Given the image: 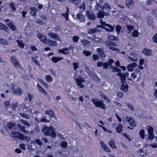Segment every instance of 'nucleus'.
<instances>
[{
  "mask_svg": "<svg viewBox=\"0 0 157 157\" xmlns=\"http://www.w3.org/2000/svg\"><path fill=\"white\" fill-rule=\"evenodd\" d=\"M42 132L45 136L54 137L56 136L55 130L52 126H44Z\"/></svg>",
  "mask_w": 157,
  "mask_h": 157,
  "instance_id": "f257e3e1",
  "label": "nucleus"
},
{
  "mask_svg": "<svg viewBox=\"0 0 157 157\" xmlns=\"http://www.w3.org/2000/svg\"><path fill=\"white\" fill-rule=\"evenodd\" d=\"M23 109L25 110L26 112L30 113L33 117L37 116L39 113L38 110H35L34 106L33 105L29 106L24 105L23 106Z\"/></svg>",
  "mask_w": 157,
  "mask_h": 157,
  "instance_id": "f03ea898",
  "label": "nucleus"
},
{
  "mask_svg": "<svg viewBox=\"0 0 157 157\" xmlns=\"http://www.w3.org/2000/svg\"><path fill=\"white\" fill-rule=\"evenodd\" d=\"M8 88L12 89L15 95L20 96L21 95V90L20 88L17 86L14 83L7 84L6 85Z\"/></svg>",
  "mask_w": 157,
  "mask_h": 157,
  "instance_id": "7ed1b4c3",
  "label": "nucleus"
},
{
  "mask_svg": "<svg viewBox=\"0 0 157 157\" xmlns=\"http://www.w3.org/2000/svg\"><path fill=\"white\" fill-rule=\"evenodd\" d=\"M92 101L96 107L101 108L103 109H105V105L102 100H99L96 98H93L92 99Z\"/></svg>",
  "mask_w": 157,
  "mask_h": 157,
  "instance_id": "20e7f679",
  "label": "nucleus"
},
{
  "mask_svg": "<svg viewBox=\"0 0 157 157\" xmlns=\"http://www.w3.org/2000/svg\"><path fill=\"white\" fill-rule=\"evenodd\" d=\"M122 121L125 124H127V123H129L131 127H134L136 125L134 119L130 116H127L125 118L123 119Z\"/></svg>",
  "mask_w": 157,
  "mask_h": 157,
  "instance_id": "39448f33",
  "label": "nucleus"
},
{
  "mask_svg": "<svg viewBox=\"0 0 157 157\" xmlns=\"http://www.w3.org/2000/svg\"><path fill=\"white\" fill-rule=\"evenodd\" d=\"M100 22L102 25L101 28H104L108 31L112 32L114 30V28L110 25L106 24L104 22H103L102 20H100Z\"/></svg>",
  "mask_w": 157,
  "mask_h": 157,
  "instance_id": "423d86ee",
  "label": "nucleus"
},
{
  "mask_svg": "<svg viewBox=\"0 0 157 157\" xmlns=\"http://www.w3.org/2000/svg\"><path fill=\"white\" fill-rule=\"evenodd\" d=\"M75 82L77 85L80 88H83L85 86V85L82 83L85 82L84 78L81 76H78L77 78H75Z\"/></svg>",
  "mask_w": 157,
  "mask_h": 157,
  "instance_id": "0eeeda50",
  "label": "nucleus"
},
{
  "mask_svg": "<svg viewBox=\"0 0 157 157\" xmlns=\"http://www.w3.org/2000/svg\"><path fill=\"white\" fill-rule=\"evenodd\" d=\"M10 59L11 62L16 68H21V66L15 56H11L10 57Z\"/></svg>",
  "mask_w": 157,
  "mask_h": 157,
  "instance_id": "6e6552de",
  "label": "nucleus"
},
{
  "mask_svg": "<svg viewBox=\"0 0 157 157\" xmlns=\"http://www.w3.org/2000/svg\"><path fill=\"white\" fill-rule=\"evenodd\" d=\"M138 55L135 52H132L130 54V55L128 56L127 58L130 61L136 62L138 61V59L137 57Z\"/></svg>",
  "mask_w": 157,
  "mask_h": 157,
  "instance_id": "1a4fd4ad",
  "label": "nucleus"
},
{
  "mask_svg": "<svg viewBox=\"0 0 157 157\" xmlns=\"http://www.w3.org/2000/svg\"><path fill=\"white\" fill-rule=\"evenodd\" d=\"M85 69L90 77L92 79L97 80L99 78L97 76L96 74L93 72H92L88 67H86L85 68Z\"/></svg>",
  "mask_w": 157,
  "mask_h": 157,
  "instance_id": "9d476101",
  "label": "nucleus"
},
{
  "mask_svg": "<svg viewBox=\"0 0 157 157\" xmlns=\"http://www.w3.org/2000/svg\"><path fill=\"white\" fill-rule=\"evenodd\" d=\"M48 35L52 39L56 40L59 42H61L62 40L57 34L52 32H49L47 33Z\"/></svg>",
  "mask_w": 157,
  "mask_h": 157,
  "instance_id": "9b49d317",
  "label": "nucleus"
},
{
  "mask_svg": "<svg viewBox=\"0 0 157 157\" xmlns=\"http://www.w3.org/2000/svg\"><path fill=\"white\" fill-rule=\"evenodd\" d=\"M37 36L41 42L44 44L46 43L47 37L45 36L40 33H39L37 35Z\"/></svg>",
  "mask_w": 157,
  "mask_h": 157,
  "instance_id": "f8f14e48",
  "label": "nucleus"
},
{
  "mask_svg": "<svg viewBox=\"0 0 157 157\" xmlns=\"http://www.w3.org/2000/svg\"><path fill=\"white\" fill-rule=\"evenodd\" d=\"M46 43L45 44H47L48 45L50 46H56L57 45V43L56 41H53L50 39L47 40Z\"/></svg>",
  "mask_w": 157,
  "mask_h": 157,
  "instance_id": "ddd939ff",
  "label": "nucleus"
},
{
  "mask_svg": "<svg viewBox=\"0 0 157 157\" xmlns=\"http://www.w3.org/2000/svg\"><path fill=\"white\" fill-rule=\"evenodd\" d=\"M86 14L87 17L90 19L91 20H94L95 19V16L92 11H87Z\"/></svg>",
  "mask_w": 157,
  "mask_h": 157,
  "instance_id": "4468645a",
  "label": "nucleus"
},
{
  "mask_svg": "<svg viewBox=\"0 0 157 157\" xmlns=\"http://www.w3.org/2000/svg\"><path fill=\"white\" fill-rule=\"evenodd\" d=\"M137 66V64L136 63H132L128 64L127 67L128 70L129 71H132L134 68Z\"/></svg>",
  "mask_w": 157,
  "mask_h": 157,
  "instance_id": "2eb2a0df",
  "label": "nucleus"
},
{
  "mask_svg": "<svg viewBox=\"0 0 157 157\" xmlns=\"http://www.w3.org/2000/svg\"><path fill=\"white\" fill-rule=\"evenodd\" d=\"M77 18L78 20L80 22H84L86 20L85 17L81 13H79L77 15Z\"/></svg>",
  "mask_w": 157,
  "mask_h": 157,
  "instance_id": "dca6fc26",
  "label": "nucleus"
},
{
  "mask_svg": "<svg viewBox=\"0 0 157 157\" xmlns=\"http://www.w3.org/2000/svg\"><path fill=\"white\" fill-rule=\"evenodd\" d=\"M155 3L154 1L153 0H148L146 2V5H144V2H143V3H142L141 4V6H142V7L144 8H145L147 7V6H149L150 5H151L152 4H153V3Z\"/></svg>",
  "mask_w": 157,
  "mask_h": 157,
  "instance_id": "f3484780",
  "label": "nucleus"
},
{
  "mask_svg": "<svg viewBox=\"0 0 157 157\" xmlns=\"http://www.w3.org/2000/svg\"><path fill=\"white\" fill-rule=\"evenodd\" d=\"M66 12L65 13H62L61 15L66 20L68 21L69 20V10L68 7H66Z\"/></svg>",
  "mask_w": 157,
  "mask_h": 157,
  "instance_id": "a211bd4d",
  "label": "nucleus"
},
{
  "mask_svg": "<svg viewBox=\"0 0 157 157\" xmlns=\"http://www.w3.org/2000/svg\"><path fill=\"white\" fill-rule=\"evenodd\" d=\"M100 143L101 147L105 151L107 152H110L109 148L107 147L106 144H104L103 142L102 141H100Z\"/></svg>",
  "mask_w": 157,
  "mask_h": 157,
  "instance_id": "6ab92c4d",
  "label": "nucleus"
},
{
  "mask_svg": "<svg viewBox=\"0 0 157 157\" xmlns=\"http://www.w3.org/2000/svg\"><path fill=\"white\" fill-rule=\"evenodd\" d=\"M143 52L146 56H149L151 55L152 51L150 49L147 48H144Z\"/></svg>",
  "mask_w": 157,
  "mask_h": 157,
  "instance_id": "aec40b11",
  "label": "nucleus"
},
{
  "mask_svg": "<svg viewBox=\"0 0 157 157\" xmlns=\"http://www.w3.org/2000/svg\"><path fill=\"white\" fill-rule=\"evenodd\" d=\"M125 3L127 6L131 8L134 6V2L132 0H126Z\"/></svg>",
  "mask_w": 157,
  "mask_h": 157,
  "instance_id": "412c9836",
  "label": "nucleus"
},
{
  "mask_svg": "<svg viewBox=\"0 0 157 157\" xmlns=\"http://www.w3.org/2000/svg\"><path fill=\"white\" fill-rule=\"evenodd\" d=\"M63 57H53L51 59V61L55 63H56L59 61L63 60Z\"/></svg>",
  "mask_w": 157,
  "mask_h": 157,
  "instance_id": "4be33fe9",
  "label": "nucleus"
},
{
  "mask_svg": "<svg viewBox=\"0 0 157 157\" xmlns=\"http://www.w3.org/2000/svg\"><path fill=\"white\" fill-rule=\"evenodd\" d=\"M7 127L8 129L11 130L14 129L16 128L15 124L12 122L8 124L7 125Z\"/></svg>",
  "mask_w": 157,
  "mask_h": 157,
  "instance_id": "5701e85b",
  "label": "nucleus"
},
{
  "mask_svg": "<svg viewBox=\"0 0 157 157\" xmlns=\"http://www.w3.org/2000/svg\"><path fill=\"white\" fill-rule=\"evenodd\" d=\"M59 53H61L63 55H67L69 53L68 48H63L62 49H59L58 50Z\"/></svg>",
  "mask_w": 157,
  "mask_h": 157,
  "instance_id": "b1692460",
  "label": "nucleus"
},
{
  "mask_svg": "<svg viewBox=\"0 0 157 157\" xmlns=\"http://www.w3.org/2000/svg\"><path fill=\"white\" fill-rule=\"evenodd\" d=\"M37 87L38 90L40 93L46 95L47 92L39 84L37 83Z\"/></svg>",
  "mask_w": 157,
  "mask_h": 157,
  "instance_id": "393cba45",
  "label": "nucleus"
},
{
  "mask_svg": "<svg viewBox=\"0 0 157 157\" xmlns=\"http://www.w3.org/2000/svg\"><path fill=\"white\" fill-rule=\"evenodd\" d=\"M109 145L111 148L113 149H117L115 142L114 140H110L108 142Z\"/></svg>",
  "mask_w": 157,
  "mask_h": 157,
  "instance_id": "a878e982",
  "label": "nucleus"
},
{
  "mask_svg": "<svg viewBox=\"0 0 157 157\" xmlns=\"http://www.w3.org/2000/svg\"><path fill=\"white\" fill-rule=\"evenodd\" d=\"M106 46L108 47L109 46H114L115 47H117V44L114 42H113L111 41L107 40L106 41L105 43Z\"/></svg>",
  "mask_w": 157,
  "mask_h": 157,
  "instance_id": "bb28decb",
  "label": "nucleus"
},
{
  "mask_svg": "<svg viewBox=\"0 0 157 157\" xmlns=\"http://www.w3.org/2000/svg\"><path fill=\"white\" fill-rule=\"evenodd\" d=\"M123 126L121 124H119L116 128V130L117 132L121 133L123 131Z\"/></svg>",
  "mask_w": 157,
  "mask_h": 157,
  "instance_id": "cd10ccee",
  "label": "nucleus"
},
{
  "mask_svg": "<svg viewBox=\"0 0 157 157\" xmlns=\"http://www.w3.org/2000/svg\"><path fill=\"white\" fill-rule=\"evenodd\" d=\"M128 85L126 83L124 82L122 83L121 89L124 92H127L128 90Z\"/></svg>",
  "mask_w": 157,
  "mask_h": 157,
  "instance_id": "c85d7f7f",
  "label": "nucleus"
},
{
  "mask_svg": "<svg viewBox=\"0 0 157 157\" xmlns=\"http://www.w3.org/2000/svg\"><path fill=\"white\" fill-rule=\"evenodd\" d=\"M81 42L82 43V45L85 47L88 45L90 43V41L85 39L81 40Z\"/></svg>",
  "mask_w": 157,
  "mask_h": 157,
  "instance_id": "c756f323",
  "label": "nucleus"
},
{
  "mask_svg": "<svg viewBox=\"0 0 157 157\" xmlns=\"http://www.w3.org/2000/svg\"><path fill=\"white\" fill-rule=\"evenodd\" d=\"M17 126L21 131L24 133H28V131L25 129V127L19 124H18Z\"/></svg>",
  "mask_w": 157,
  "mask_h": 157,
  "instance_id": "7c9ffc66",
  "label": "nucleus"
},
{
  "mask_svg": "<svg viewBox=\"0 0 157 157\" xmlns=\"http://www.w3.org/2000/svg\"><path fill=\"white\" fill-rule=\"evenodd\" d=\"M71 3L77 6L79 5L82 0H68Z\"/></svg>",
  "mask_w": 157,
  "mask_h": 157,
  "instance_id": "2f4dec72",
  "label": "nucleus"
},
{
  "mask_svg": "<svg viewBox=\"0 0 157 157\" xmlns=\"http://www.w3.org/2000/svg\"><path fill=\"white\" fill-rule=\"evenodd\" d=\"M6 24L11 29L15 31L16 30V28L12 22H10L9 23H7Z\"/></svg>",
  "mask_w": 157,
  "mask_h": 157,
  "instance_id": "473e14b6",
  "label": "nucleus"
},
{
  "mask_svg": "<svg viewBox=\"0 0 157 157\" xmlns=\"http://www.w3.org/2000/svg\"><path fill=\"white\" fill-rule=\"evenodd\" d=\"M31 10L30 14L32 16L36 17V10L33 7H30Z\"/></svg>",
  "mask_w": 157,
  "mask_h": 157,
  "instance_id": "72a5a7b5",
  "label": "nucleus"
},
{
  "mask_svg": "<svg viewBox=\"0 0 157 157\" xmlns=\"http://www.w3.org/2000/svg\"><path fill=\"white\" fill-rule=\"evenodd\" d=\"M137 77L136 73L135 72L132 73H131V76L128 78V79L130 80H132L135 79Z\"/></svg>",
  "mask_w": 157,
  "mask_h": 157,
  "instance_id": "f704fd0d",
  "label": "nucleus"
},
{
  "mask_svg": "<svg viewBox=\"0 0 157 157\" xmlns=\"http://www.w3.org/2000/svg\"><path fill=\"white\" fill-rule=\"evenodd\" d=\"M3 30L5 31H7L8 29V28L5 25L1 23H0V30Z\"/></svg>",
  "mask_w": 157,
  "mask_h": 157,
  "instance_id": "c9c22d12",
  "label": "nucleus"
},
{
  "mask_svg": "<svg viewBox=\"0 0 157 157\" xmlns=\"http://www.w3.org/2000/svg\"><path fill=\"white\" fill-rule=\"evenodd\" d=\"M126 28L128 30V33H130L134 30V27L133 25H128L126 26Z\"/></svg>",
  "mask_w": 157,
  "mask_h": 157,
  "instance_id": "e433bc0d",
  "label": "nucleus"
},
{
  "mask_svg": "<svg viewBox=\"0 0 157 157\" xmlns=\"http://www.w3.org/2000/svg\"><path fill=\"white\" fill-rule=\"evenodd\" d=\"M17 42L18 44V46L21 48H23L24 47V44L23 43V41L22 40H17Z\"/></svg>",
  "mask_w": 157,
  "mask_h": 157,
  "instance_id": "4c0bfd02",
  "label": "nucleus"
},
{
  "mask_svg": "<svg viewBox=\"0 0 157 157\" xmlns=\"http://www.w3.org/2000/svg\"><path fill=\"white\" fill-rule=\"evenodd\" d=\"M45 112L47 115L50 117H53L54 115V113L51 109L47 110Z\"/></svg>",
  "mask_w": 157,
  "mask_h": 157,
  "instance_id": "58836bf2",
  "label": "nucleus"
},
{
  "mask_svg": "<svg viewBox=\"0 0 157 157\" xmlns=\"http://www.w3.org/2000/svg\"><path fill=\"white\" fill-rule=\"evenodd\" d=\"M148 134L153 133V128L150 126H147L146 128Z\"/></svg>",
  "mask_w": 157,
  "mask_h": 157,
  "instance_id": "ea45409f",
  "label": "nucleus"
},
{
  "mask_svg": "<svg viewBox=\"0 0 157 157\" xmlns=\"http://www.w3.org/2000/svg\"><path fill=\"white\" fill-rule=\"evenodd\" d=\"M139 33L138 30H135L132 33V35L134 37H137L138 36Z\"/></svg>",
  "mask_w": 157,
  "mask_h": 157,
  "instance_id": "a19ab883",
  "label": "nucleus"
},
{
  "mask_svg": "<svg viewBox=\"0 0 157 157\" xmlns=\"http://www.w3.org/2000/svg\"><path fill=\"white\" fill-rule=\"evenodd\" d=\"M45 79L46 81L48 82H50L52 81V78L51 76L49 75H47L45 76Z\"/></svg>",
  "mask_w": 157,
  "mask_h": 157,
  "instance_id": "79ce46f5",
  "label": "nucleus"
},
{
  "mask_svg": "<svg viewBox=\"0 0 157 157\" xmlns=\"http://www.w3.org/2000/svg\"><path fill=\"white\" fill-rule=\"evenodd\" d=\"M20 115L22 117L25 118L27 119H29V118L30 116L25 113H20Z\"/></svg>",
  "mask_w": 157,
  "mask_h": 157,
  "instance_id": "37998d69",
  "label": "nucleus"
},
{
  "mask_svg": "<svg viewBox=\"0 0 157 157\" xmlns=\"http://www.w3.org/2000/svg\"><path fill=\"white\" fill-rule=\"evenodd\" d=\"M144 131L143 129H141L139 132V134L141 138L142 139L144 138Z\"/></svg>",
  "mask_w": 157,
  "mask_h": 157,
  "instance_id": "c03bdc74",
  "label": "nucleus"
},
{
  "mask_svg": "<svg viewBox=\"0 0 157 157\" xmlns=\"http://www.w3.org/2000/svg\"><path fill=\"white\" fill-rule=\"evenodd\" d=\"M0 43L3 45H7L8 44V42L5 39H0Z\"/></svg>",
  "mask_w": 157,
  "mask_h": 157,
  "instance_id": "a18cd8bd",
  "label": "nucleus"
},
{
  "mask_svg": "<svg viewBox=\"0 0 157 157\" xmlns=\"http://www.w3.org/2000/svg\"><path fill=\"white\" fill-rule=\"evenodd\" d=\"M31 60H32L36 65L38 66H40V63L38 60H37L34 57H32Z\"/></svg>",
  "mask_w": 157,
  "mask_h": 157,
  "instance_id": "49530a36",
  "label": "nucleus"
},
{
  "mask_svg": "<svg viewBox=\"0 0 157 157\" xmlns=\"http://www.w3.org/2000/svg\"><path fill=\"white\" fill-rule=\"evenodd\" d=\"M98 30L97 29H90L88 31V33L89 34H91L93 33H95Z\"/></svg>",
  "mask_w": 157,
  "mask_h": 157,
  "instance_id": "de8ad7c7",
  "label": "nucleus"
},
{
  "mask_svg": "<svg viewBox=\"0 0 157 157\" xmlns=\"http://www.w3.org/2000/svg\"><path fill=\"white\" fill-rule=\"evenodd\" d=\"M108 38L109 39L112 40H117L118 39V38L116 37L113 35H109Z\"/></svg>",
  "mask_w": 157,
  "mask_h": 157,
  "instance_id": "09e8293b",
  "label": "nucleus"
},
{
  "mask_svg": "<svg viewBox=\"0 0 157 157\" xmlns=\"http://www.w3.org/2000/svg\"><path fill=\"white\" fill-rule=\"evenodd\" d=\"M82 54L83 55L86 56H88L91 55V52L85 50L83 51Z\"/></svg>",
  "mask_w": 157,
  "mask_h": 157,
  "instance_id": "8fccbe9b",
  "label": "nucleus"
},
{
  "mask_svg": "<svg viewBox=\"0 0 157 157\" xmlns=\"http://www.w3.org/2000/svg\"><path fill=\"white\" fill-rule=\"evenodd\" d=\"M9 6L11 8L12 10L13 11H15L16 9L15 7V4L13 2H12L10 3L9 4Z\"/></svg>",
  "mask_w": 157,
  "mask_h": 157,
  "instance_id": "3c124183",
  "label": "nucleus"
},
{
  "mask_svg": "<svg viewBox=\"0 0 157 157\" xmlns=\"http://www.w3.org/2000/svg\"><path fill=\"white\" fill-rule=\"evenodd\" d=\"M104 12H100L98 14V17L99 18H102L104 16Z\"/></svg>",
  "mask_w": 157,
  "mask_h": 157,
  "instance_id": "603ef678",
  "label": "nucleus"
},
{
  "mask_svg": "<svg viewBox=\"0 0 157 157\" xmlns=\"http://www.w3.org/2000/svg\"><path fill=\"white\" fill-rule=\"evenodd\" d=\"M120 76L121 77V80L122 81V83L124 82L125 81V76L124 75V74L121 73L120 74Z\"/></svg>",
  "mask_w": 157,
  "mask_h": 157,
  "instance_id": "864d4df0",
  "label": "nucleus"
},
{
  "mask_svg": "<svg viewBox=\"0 0 157 157\" xmlns=\"http://www.w3.org/2000/svg\"><path fill=\"white\" fill-rule=\"evenodd\" d=\"M73 66L74 70H76L79 67V64L78 63L74 62L73 63Z\"/></svg>",
  "mask_w": 157,
  "mask_h": 157,
  "instance_id": "5fc2aeb1",
  "label": "nucleus"
},
{
  "mask_svg": "<svg viewBox=\"0 0 157 157\" xmlns=\"http://www.w3.org/2000/svg\"><path fill=\"white\" fill-rule=\"evenodd\" d=\"M121 26L120 25H117L116 27V32L117 35H119L121 30Z\"/></svg>",
  "mask_w": 157,
  "mask_h": 157,
  "instance_id": "6e6d98bb",
  "label": "nucleus"
},
{
  "mask_svg": "<svg viewBox=\"0 0 157 157\" xmlns=\"http://www.w3.org/2000/svg\"><path fill=\"white\" fill-rule=\"evenodd\" d=\"M17 103L16 102L15 103L12 104V110L14 111L16 110V108L17 107Z\"/></svg>",
  "mask_w": 157,
  "mask_h": 157,
  "instance_id": "4d7b16f0",
  "label": "nucleus"
},
{
  "mask_svg": "<svg viewBox=\"0 0 157 157\" xmlns=\"http://www.w3.org/2000/svg\"><path fill=\"white\" fill-rule=\"evenodd\" d=\"M97 52L99 54L102 55L103 54L104 51L103 49L100 48H97Z\"/></svg>",
  "mask_w": 157,
  "mask_h": 157,
  "instance_id": "13d9d810",
  "label": "nucleus"
},
{
  "mask_svg": "<svg viewBox=\"0 0 157 157\" xmlns=\"http://www.w3.org/2000/svg\"><path fill=\"white\" fill-rule=\"evenodd\" d=\"M61 146L62 148H66L67 146V144L66 142L62 141L61 144Z\"/></svg>",
  "mask_w": 157,
  "mask_h": 157,
  "instance_id": "bf43d9fd",
  "label": "nucleus"
},
{
  "mask_svg": "<svg viewBox=\"0 0 157 157\" xmlns=\"http://www.w3.org/2000/svg\"><path fill=\"white\" fill-rule=\"evenodd\" d=\"M101 97L106 101L110 102V100L104 94H101L100 95Z\"/></svg>",
  "mask_w": 157,
  "mask_h": 157,
  "instance_id": "052dcab7",
  "label": "nucleus"
},
{
  "mask_svg": "<svg viewBox=\"0 0 157 157\" xmlns=\"http://www.w3.org/2000/svg\"><path fill=\"white\" fill-rule=\"evenodd\" d=\"M79 37L77 36H75L72 37L73 41L75 42H77L79 40Z\"/></svg>",
  "mask_w": 157,
  "mask_h": 157,
  "instance_id": "680f3d73",
  "label": "nucleus"
},
{
  "mask_svg": "<svg viewBox=\"0 0 157 157\" xmlns=\"http://www.w3.org/2000/svg\"><path fill=\"white\" fill-rule=\"evenodd\" d=\"M40 122H49V121L47 119H46L44 117H43L41 118L40 119Z\"/></svg>",
  "mask_w": 157,
  "mask_h": 157,
  "instance_id": "e2e57ef3",
  "label": "nucleus"
},
{
  "mask_svg": "<svg viewBox=\"0 0 157 157\" xmlns=\"http://www.w3.org/2000/svg\"><path fill=\"white\" fill-rule=\"evenodd\" d=\"M20 121L21 122V123H22L23 124H24L26 126L29 127L30 126V124L26 121L23 120H20Z\"/></svg>",
  "mask_w": 157,
  "mask_h": 157,
  "instance_id": "0e129e2a",
  "label": "nucleus"
},
{
  "mask_svg": "<svg viewBox=\"0 0 157 157\" xmlns=\"http://www.w3.org/2000/svg\"><path fill=\"white\" fill-rule=\"evenodd\" d=\"M152 39L154 43H157V33L153 35Z\"/></svg>",
  "mask_w": 157,
  "mask_h": 157,
  "instance_id": "69168bd1",
  "label": "nucleus"
},
{
  "mask_svg": "<svg viewBox=\"0 0 157 157\" xmlns=\"http://www.w3.org/2000/svg\"><path fill=\"white\" fill-rule=\"evenodd\" d=\"M79 8L82 11H84L85 10V4L84 2H83L79 6Z\"/></svg>",
  "mask_w": 157,
  "mask_h": 157,
  "instance_id": "338daca9",
  "label": "nucleus"
},
{
  "mask_svg": "<svg viewBox=\"0 0 157 157\" xmlns=\"http://www.w3.org/2000/svg\"><path fill=\"white\" fill-rule=\"evenodd\" d=\"M101 8V6L99 3H98V2L96 1V4L95 6V10L97 11H98L99 9Z\"/></svg>",
  "mask_w": 157,
  "mask_h": 157,
  "instance_id": "774afa93",
  "label": "nucleus"
}]
</instances>
